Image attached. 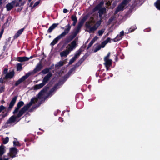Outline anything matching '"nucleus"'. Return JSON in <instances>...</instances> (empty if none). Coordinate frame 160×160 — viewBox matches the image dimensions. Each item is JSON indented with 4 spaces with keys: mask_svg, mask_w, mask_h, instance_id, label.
<instances>
[{
    "mask_svg": "<svg viewBox=\"0 0 160 160\" xmlns=\"http://www.w3.org/2000/svg\"><path fill=\"white\" fill-rule=\"evenodd\" d=\"M24 113V112L21 109H20L16 116L13 115L9 118L5 125L2 127V128H8V124H11L15 122L17 118L21 117Z\"/></svg>",
    "mask_w": 160,
    "mask_h": 160,
    "instance_id": "f257e3e1",
    "label": "nucleus"
},
{
    "mask_svg": "<svg viewBox=\"0 0 160 160\" xmlns=\"http://www.w3.org/2000/svg\"><path fill=\"white\" fill-rule=\"evenodd\" d=\"M104 2L103 1H102L99 4L97 5L92 10V12L98 10V13L100 18L102 19V15L106 12V9L105 7L102 8Z\"/></svg>",
    "mask_w": 160,
    "mask_h": 160,
    "instance_id": "f03ea898",
    "label": "nucleus"
},
{
    "mask_svg": "<svg viewBox=\"0 0 160 160\" xmlns=\"http://www.w3.org/2000/svg\"><path fill=\"white\" fill-rule=\"evenodd\" d=\"M65 27L66 28L64 31L60 35L58 36L53 40L52 42L50 43L51 45L53 46L56 44L59 40L62 37H65L69 33L71 28V26L69 23Z\"/></svg>",
    "mask_w": 160,
    "mask_h": 160,
    "instance_id": "7ed1b4c3",
    "label": "nucleus"
},
{
    "mask_svg": "<svg viewBox=\"0 0 160 160\" xmlns=\"http://www.w3.org/2000/svg\"><path fill=\"white\" fill-rule=\"evenodd\" d=\"M38 100V99L36 98H32L30 102L26 104L21 109L25 113L28 110L32 104L35 103Z\"/></svg>",
    "mask_w": 160,
    "mask_h": 160,
    "instance_id": "20e7f679",
    "label": "nucleus"
},
{
    "mask_svg": "<svg viewBox=\"0 0 160 160\" xmlns=\"http://www.w3.org/2000/svg\"><path fill=\"white\" fill-rule=\"evenodd\" d=\"M31 73L30 72H28V73L26 74L25 75L23 76L18 80L14 84L15 86H18L21 82L24 81L31 75Z\"/></svg>",
    "mask_w": 160,
    "mask_h": 160,
    "instance_id": "39448f33",
    "label": "nucleus"
},
{
    "mask_svg": "<svg viewBox=\"0 0 160 160\" xmlns=\"http://www.w3.org/2000/svg\"><path fill=\"white\" fill-rule=\"evenodd\" d=\"M78 41V38H76L70 44L68 45V46L69 48L68 49L70 51H72L77 46V42Z\"/></svg>",
    "mask_w": 160,
    "mask_h": 160,
    "instance_id": "423d86ee",
    "label": "nucleus"
},
{
    "mask_svg": "<svg viewBox=\"0 0 160 160\" xmlns=\"http://www.w3.org/2000/svg\"><path fill=\"white\" fill-rule=\"evenodd\" d=\"M91 22H87L85 24V27L87 29H89V30H87V31L89 33L93 32L97 29V28L94 25L91 27Z\"/></svg>",
    "mask_w": 160,
    "mask_h": 160,
    "instance_id": "0eeeda50",
    "label": "nucleus"
},
{
    "mask_svg": "<svg viewBox=\"0 0 160 160\" xmlns=\"http://www.w3.org/2000/svg\"><path fill=\"white\" fill-rule=\"evenodd\" d=\"M49 88V85L48 84L46 85L44 88L42 89L38 94V98L41 99L42 95L46 93Z\"/></svg>",
    "mask_w": 160,
    "mask_h": 160,
    "instance_id": "6e6552de",
    "label": "nucleus"
},
{
    "mask_svg": "<svg viewBox=\"0 0 160 160\" xmlns=\"http://www.w3.org/2000/svg\"><path fill=\"white\" fill-rule=\"evenodd\" d=\"M18 151V150L15 147L11 148L10 149V157L12 158L16 157Z\"/></svg>",
    "mask_w": 160,
    "mask_h": 160,
    "instance_id": "1a4fd4ad",
    "label": "nucleus"
},
{
    "mask_svg": "<svg viewBox=\"0 0 160 160\" xmlns=\"http://www.w3.org/2000/svg\"><path fill=\"white\" fill-rule=\"evenodd\" d=\"M24 105V103L22 101H20L17 104L16 107L15 108L14 111L13 112V114H15L18 113L19 111L20 108Z\"/></svg>",
    "mask_w": 160,
    "mask_h": 160,
    "instance_id": "9d476101",
    "label": "nucleus"
},
{
    "mask_svg": "<svg viewBox=\"0 0 160 160\" xmlns=\"http://www.w3.org/2000/svg\"><path fill=\"white\" fill-rule=\"evenodd\" d=\"M18 96H16L14 97L10 102L9 107L8 108V110H11L13 108L16 101Z\"/></svg>",
    "mask_w": 160,
    "mask_h": 160,
    "instance_id": "9b49d317",
    "label": "nucleus"
},
{
    "mask_svg": "<svg viewBox=\"0 0 160 160\" xmlns=\"http://www.w3.org/2000/svg\"><path fill=\"white\" fill-rule=\"evenodd\" d=\"M125 6L121 3L119 4L117 8L114 12V15H116L118 12L120 11H123L124 10V8Z\"/></svg>",
    "mask_w": 160,
    "mask_h": 160,
    "instance_id": "f8f14e48",
    "label": "nucleus"
},
{
    "mask_svg": "<svg viewBox=\"0 0 160 160\" xmlns=\"http://www.w3.org/2000/svg\"><path fill=\"white\" fill-rule=\"evenodd\" d=\"M52 76V72H50L48 73L44 78L42 82L45 85L49 81L50 78Z\"/></svg>",
    "mask_w": 160,
    "mask_h": 160,
    "instance_id": "ddd939ff",
    "label": "nucleus"
},
{
    "mask_svg": "<svg viewBox=\"0 0 160 160\" xmlns=\"http://www.w3.org/2000/svg\"><path fill=\"white\" fill-rule=\"evenodd\" d=\"M15 72L14 71H12L7 73L5 76L3 78V79H11L14 76Z\"/></svg>",
    "mask_w": 160,
    "mask_h": 160,
    "instance_id": "4468645a",
    "label": "nucleus"
},
{
    "mask_svg": "<svg viewBox=\"0 0 160 160\" xmlns=\"http://www.w3.org/2000/svg\"><path fill=\"white\" fill-rule=\"evenodd\" d=\"M15 3V1H13L11 3H8L7 4L6 6L7 10L9 11L12 9L13 8Z\"/></svg>",
    "mask_w": 160,
    "mask_h": 160,
    "instance_id": "2eb2a0df",
    "label": "nucleus"
},
{
    "mask_svg": "<svg viewBox=\"0 0 160 160\" xmlns=\"http://www.w3.org/2000/svg\"><path fill=\"white\" fill-rule=\"evenodd\" d=\"M43 66L41 62L38 63L36 66L35 68L33 70L34 73H36L40 71L42 68Z\"/></svg>",
    "mask_w": 160,
    "mask_h": 160,
    "instance_id": "dca6fc26",
    "label": "nucleus"
},
{
    "mask_svg": "<svg viewBox=\"0 0 160 160\" xmlns=\"http://www.w3.org/2000/svg\"><path fill=\"white\" fill-rule=\"evenodd\" d=\"M59 25L58 23H53L48 28L47 30L48 33H51L52 31Z\"/></svg>",
    "mask_w": 160,
    "mask_h": 160,
    "instance_id": "f3484780",
    "label": "nucleus"
},
{
    "mask_svg": "<svg viewBox=\"0 0 160 160\" xmlns=\"http://www.w3.org/2000/svg\"><path fill=\"white\" fill-rule=\"evenodd\" d=\"M25 28L24 27L23 28H22L19 30L14 35L13 37L14 39L17 38L22 33L24 30L25 29Z\"/></svg>",
    "mask_w": 160,
    "mask_h": 160,
    "instance_id": "a211bd4d",
    "label": "nucleus"
},
{
    "mask_svg": "<svg viewBox=\"0 0 160 160\" xmlns=\"http://www.w3.org/2000/svg\"><path fill=\"white\" fill-rule=\"evenodd\" d=\"M104 61L105 62L104 64L108 69V68L111 65L112 60L111 59H108L104 60Z\"/></svg>",
    "mask_w": 160,
    "mask_h": 160,
    "instance_id": "6ab92c4d",
    "label": "nucleus"
},
{
    "mask_svg": "<svg viewBox=\"0 0 160 160\" xmlns=\"http://www.w3.org/2000/svg\"><path fill=\"white\" fill-rule=\"evenodd\" d=\"M71 52L68 49V50H64L60 53V55L61 57H66L69 53Z\"/></svg>",
    "mask_w": 160,
    "mask_h": 160,
    "instance_id": "aec40b11",
    "label": "nucleus"
},
{
    "mask_svg": "<svg viewBox=\"0 0 160 160\" xmlns=\"http://www.w3.org/2000/svg\"><path fill=\"white\" fill-rule=\"evenodd\" d=\"M29 58L28 57L24 56L22 57H18V61L22 62L24 61H28Z\"/></svg>",
    "mask_w": 160,
    "mask_h": 160,
    "instance_id": "412c9836",
    "label": "nucleus"
},
{
    "mask_svg": "<svg viewBox=\"0 0 160 160\" xmlns=\"http://www.w3.org/2000/svg\"><path fill=\"white\" fill-rule=\"evenodd\" d=\"M5 146L2 145L0 146V157L2 156L5 152Z\"/></svg>",
    "mask_w": 160,
    "mask_h": 160,
    "instance_id": "4be33fe9",
    "label": "nucleus"
},
{
    "mask_svg": "<svg viewBox=\"0 0 160 160\" xmlns=\"http://www.w3.org/2000/svg\"><path fill=\"white\" fill-rule=\"evenodd\" d=\"M157 9L160 11V0H157L154 3Z\"/></svg>",
    "mask_w": 160,
    "mask_h": 160,
    "instance_id": "5701e85b",
    "label": "nucleus"
},
{
    "mask_svg": "<svg viewBox=\"0 0 160 160\" xmlns=\"http://www.w3.org/2000/svg\"><path fill=\"white\" fill-rule=\"evenodd\" d=\"M44 85H45L42 82L40 84H36L35 85L34 89L36 90L40 89L41 88H42Z\"/></svg>",
    "mask_w": 160,
    "mask_h": 160,
    "instance_id": "b1692460",
    "label": "nucleus"
},
{
    "mask_svg": "<svg viewBox=\"0 0 160 160\" xmlns=\"http://www.w3.org/2000/svg\"><path fill=\"white\" fill-rule=\"evenodd\" d=\"M74 38L71 35L66 38L65 41L67 43H68Z\"/></svg>",
    "mask_w": 160,
    "mask_h": 160,
    "instance_id": "393cba45",
    "label": "nucleus"
},
{
    "mask_svg": "<svg viewBox=\"0 0 160 160\" xmlns=\"http://www.w3.org/2000/svg\"><path fill=\"white\" fill-rule=\"evenodd\" d=\"M122 37H121L119 34L113 40L114 42H116L121 39Z\"/></svg>",
    "mask_w": 160,
    "mask_h": 160,
    "instance_id": "a878e982",
    "label": "nucleus"
},
{
    "mask_svg": "<svg viewBox=\"0 0 160 160\" xmlns=\"http://www.w3.org/2000/svg\"><path fill=\"white\" fill-rule=\"evenodd\" d=\"M50 72H50V70H49L48 68H46L44 69L43 70H42L41 71V72L43 74L48 73Z\"/></svg>",
    "mask_w": 160,
    "mask_h": 160,
    "instance_id": "bb28decb",
    "label": "nucleus"
},
{
    "mask_svg": "<svg viewBox=\"0 0 160 160\" xmlns=\"http://www.w3.org/2000/svg\"><path fill=\"white\" fill-rule=\"evenodd\" d=\"M22 69V65L21 63H18L17 65V71H21Z\"/></svg>",
    "mask_w": 160,
    "mask_h": 160,
    "instance_id": "cd10ccee",
    "label": "nucleus"
},
{
    "mask_svg": "<svg viewBox=\"0 0 160 160\" xmlns=\"http://www.w3.org/2000/svg\"><path fill=\"white\" fill-rule=\"evenodd\" d=\"M81 51L78 50L76 52L75 54L73 57L75 59H76L77 58H78L79 56L81 54Z\"/></svg>",
    "mask_w": 160,
    "mask_h": 160,
    "instance_id": "c85d7f7f",
    "label": "nucleus"
},
{
    "mask_svg": "<svg viewBox=\"0 0 160 160\" xmlns=\"http://www.w3.org/2000/svg\"><path fill=\"white\" fill-rule=\"evenodd\" d=\"M87 42L85 43V45H83L78 50L79 51H81V52H82L86 48V43Z\"/></svg>",
    "mask_w": 160,
    "mask_h": 160,
    "instance_id": "c756f323",
    "label": "nucleus"
},
{
    "mask_svg": "<svg viewBox=\"0 0 160 160\" xmlns=\"http://www.w3.org/2000/svg\"><path fill=\"white\" fill-rule=\"evenodd\" d=\"M101 48V47L100 45H98L96 46L95 48L94 49L93 52H97L98 50H100Z\"/></svg>",
    "mask_w": 160,
    "mask_h": 160,
    "instance_id": "7c9ffc66",
    "label": "nucleus"
},
{
    "mask_svg": "<svg viewBox=\"0 0 160 160\" xmlns=\"http://www.w3.org/2000/svg\"><path fill=\"white\" fill-rule=\"evenodd\" d=\"M102 20L98 21L95 24L94 26L98 28L101 24L102 22Z\"/></svg>",
    "mask_w": 160,
    "mask_h": 160,
    "instance_id": "2f4dec72",
    "label": "nucleus"
},
{
    "mask_svg": "<svg viewBox=\"0 0 160 160\" xmlns=\"http://www.w3.org/2000/svg\"><path fill=\"white\" fill-rule=\"evenodd\" d=\"M57 87V85H55L49 91V92L48 93V95H50V94L52 93L55 90L56 88Z\"/></svg>",
    "mask_w": 160,
    "mask_h": 160,
    "instance_id": "473e14b6",
    "label": "nucleus"
},
{
    "mask_svg": "<svg viewBox=\"0 0 160 160\" xmlns=\"http://www.w3.org/2000/svg\"><path fill=\"white\" fill-rule=\"evenodd\" d=\"M130 1H131L130 0H123L121 3L125 6L127 5L128 3L130 2Z\"/></svg>",
    "mask_w": 160,
    "mask_h": 160,
    "instance_id": "72a5a7b5",
    "label": "nucleus"
},
{
    "mask_svg": "<svg viewBox=\"0 0 160 160\" xmlns=\"http://www.w3.org/2000/svg\"><path fill=\"white\" fill-rule=\"evenodd\" d=\"M64 63L63 62L60 61L57 64L55 65V67H56L58 66H62L64 65Z\"/></svg>",
    "mask_w": 160,
    "mask_h": 160,
    "instance_id": "f704fd0d",
    "label": "nucleus"
},
{
    "mask_svg": "<svg viewBox=\"0 0 160 160\" xmlns=\"http://www.w3.org/2000/svg\"><path fill=\"white\" fill-rule=\"evenodd\" d=\"M8 115V113L7 112H2V114L0 115V116H2V118H4Z\"/></svg>",
    "mask_w": 160,
    "mask_h": 160,
    "instance_id": "c9c22d12",
    "label": "nucleus"
},
{
    "mask_svg": "<svg viewBox=\"0 0 160 160\" xmlns=\"http://www.w3.org/2000/svg\"><path fill=\"white\" fill-rule=\"evenodd\" d=\"M71 19L73 22H77V18L75 15H72L71 17Z\"/></svg>",
    "mask_w": 160,
    "mask_h": 160,
    "instance_id": "e433bc0d",
    "label": "nucleus"
},
{
    "mask_svg": "<svg viewBox=\"0 0 160 160\" xmlns=\"http://www.w3.org/2000/svg\"><path fill=\"white\" fill-rule=\"evenodd\" d=\"M75 70V68H72L67 73V75L68 76H70L72 74V72L74 71Z\"/></svg>",
    "mask_w": 160,
    "mask_h": 160,
    "instance_id": "4c0bfd02",
    "label": "nucleus"
},
{
    "mask_svg": "<svg viewBox=\"0 0 160 160\" xmlns=\"http://www.w3.org/2000/svg\"><path fill=\"white\" fill-rule=\"evenodd\" d=\"M9 139L8 137H6L3 141V143L4 144H7L9 141Z\"/></svg>",
    "mask_w": 160,
    "mask_h": 160,
    "instance_id": "58836bf2",
    "label": "nucleus"
},
{
    "mask_svg": "<svg viewBox=\"0 0 160 160\" xmlns=\"http://www.w3.org/2000/svg\"><path fill=\"white\" fill-rule=\"evenodd\" d=\"M87 18L88 17L87 16H84L80 22L83 24L84 22L87 19Z\"/></svg>",
    "mask_w": 160,
    "mask_h": 160,
    "instance_id": "ea45409f",
    "label": "nucleus"
},
{
    "mask_svg": "<svg viewBox=\"0 0 160 160\" xmlns=\"http://www.w3.org/2000/svg\"><path fill=\"white\" fill-rule=\"evenodd\" d=\"M76 60V59H75L74 58H72L70 60L68 63L69 65L72 64L74 62V61Z\"/></svg>",
    "mask_w": 160,
    "mask_h": 160,
    "instance_id": "a19ab883",
    "label": "nucleus"
},
{
    "mask_svg": "<svg viewBox=\"0 0 160 160\" xmlns=\"http://www.w3.org/2000/svg\"><path fill=\"white\" fill-rule=\"evenodd\" d=\"M86 58L84 56H83L78 61V62L81 64L82 62Z\"/></svg>",
    "mask_w": 160,
    "mask_h": 160,
    "instance_id": "79ce46f5",
    "label": "nucleus"
},
{
    "mask_svg": "<svg viewBox=\"0 0 160 160\" xmlns=\"http://www.w3.org/2000/svg\"><path fill=\"white\" fill-rule=\"evenodd\" d=\"M14 1L15 2V5L14 6H15L16 7H17L18 6L20 7V4L19 3V0H14Z\"/></svg>",
    "mask_w": 160,
    "mask_h": 160,
    "instance_id": "37998d69",
    "label": "nucleus"
},
{
    "mask_svg": "<svg viewBox=\"0 0 160 160\" xmlns=\"http://www.w3.org/2000/svg\"><path fill=\"white\" fill-rule=\"evenodd\" d=\"M136 28H137L136 26H135L134 27H133L132 29L131 28L129 29L128 32H133Z\"/></svg>",
    "mask_w": 160,
    "mask_h": 160,
    "instance_id": "c03bdc74",
    "label": "nucleus"
},
{
    "mask_svg": "<svg viewBox=\"0 0 160 160\" xmlns=\"http://www.w3.org/2000/svg\"><path fill=\"white\" fill-rule=\"evenodd\" d=\"M13 143L14 145L15 146H19V147L21 146L20 144L19 143V142L18 141L16 142V141H14L13 142Z\"/></svg>",
    "mask_w": 160,
    "mask_h": 160,
    "instance_id": "a18cd8bd",
    "label": "nucleus"
},
{
    "mask_svg": "<svg viewBox=\"0 0 160 160\" xmlns=\"http://www.w3.org/2000/svg\"><path fill=\"white\" fill-rule=\"evenodd\" d=\"M6 108L3 105H1L0 106V113H1L2 111L6 109Z\"/></svg>",
    "mask_w": 160,
    "mask_h": 160,
    "instance_id": "49530a36",
    "label": "nucleus"
},
{
    "mask_svg": "<svg viewBox=\"0 0 160 160\" xmlns=\"http://www.w3.org/2000/svg\"><path fill=\"white\" fill-rule=\"evenodd\" d=\"M94 42H93V41H91L90 43H89L88 45V46L87 48V50L88 49L91 47V46L92 45V44L94 43Z\"/></svg>",
    "mask_w": 160,
    "mask_h": 160,
    "instance_id": "de8ad7c7",
    "label": "nucleus"
},
{
    "mask_svg": "<svg viewBox=\"0 0 160 160\" xmlns=\"http://www.w3.org/2000/svg\"><path fill=\"white\" fill-rule=\"evenodd\" d=\"M104 32V30H99L98 31V35L100 36H102Z\"/></svg>",
    "mask_w": 160,
    "mask_h": 160,
    "instance_id": "09e8293b",
    "label": "nucleus"
},
{
    "mask_svg": "<svg viewBox=\"0 0 160 160\" xmlns=\"http://www.w3.org/2000/svg\"><path fill=\"white\" fill-rule=\"evenodd\" d=\"M5 87L4 86H2L0 88V92L1 93L4 91Z\"/></svg>",
    "mask_w": 160,
    "mask_h": 160,
    "instance_id": "8fccbe9b",
    "label": "nucleus"
},
{
    "mask_svg": "<svg viewBox=\"0 0 160 160\" xmlns=\"http://www.w3.org/2000/svg\"><path fill=\"white\" fill-rule=\"evenodd\" d=\"M110 55V52H109L107 54V56H106L104 58V60H108L109 59V57Z\"/></svg>",
    "mask_w": 160,
    "mask_h": 160,
    "instance_id": "3c124183",
    "label": "nucleus"
},
{
    "mask_svg": "<svg viewBox=\"0 0 160 160\" xmlns=\"http://www.w3.org/2000/svg\"><path fill=\"white\" fill-rule=\"evenodd\" d=\"M83 24V23L79 22L78 24V25L77 27L79 28H81L82 27V26Z\"/></svg>",
    "mask_w": 160,
    "mask_h": 160,
    "instance_id": "603ef678",
    "label": "nucleus"
},
{
    "mask_svg": "<svg viewBox=\"0 0 160 160\" xmlns=\"http://www.w3.org/2000/svg\"><path fill=\"white\" fill-rule=\"evenodd\" d=\"M78 33L77 32H76L74 31L71 34L74 38H75L77 36V35Z\"/></svg>",
    "mask_w": 160,
    "mask_h": 160,
    "instance_id": "864d4df0",
    "label": "nucleus"
},
{
    "mask_svg": "<svg viewBox=\"0 0 160 160\" xmlns=\"http://www.w3.org/2000/svg\"><path fill=\"white\" fill-rule=\"evenodd\" d=\"M107 44L104 41L103 42L101 43V48H103L105 47V45Z\"/></svg>",
    "mask_w": 160,
    "mask_h": 160,
    "instance_id": "5fc2aeb1",
    "label": "nucleus"
},
{
    "mask_svg": "<svg viewBox=\"0 0 160 160\" xmlns=\"http://www.w3.org/2000/svg\"><path fill=\"white\" fill-rule=\"evenodd\" d=\"M80 29L81 28H79L77 27L74 30V31L76 32H77V33H78Z\"/></svg>",
    "mask_w": 160,
    "mask_h": 160,
    "instance_id": "6e6d98bb",
    "label": "nucleus"
},
{
    "mask_svg": "<svg viewBox=\"0 0 160 160\" xmlns=\"http://www.w3.org/2000/svg\"><path fill=\"white\" fill-rule=\"evenodd\" d=\"M40 1H37L34 4L33 6V7H35L38 5L39 3H40Z\"/></svg>",
    "mask_w": 160,
    "mask_h": 160,
    "instance_id": "4d7b16f0",
    "label": "nucleus"
},
{
    "mask_svg": "<svg viewBox=\"0 0 160 160\" xmlns=\"http://www.w3.org/2000/svg\"><path fill=\"white\" fill-rule=\"evenodd\" d=\"M81 64L78 62L75 65L74 67L73 68H75V69L77 67L79 66Z\"/></svg>",
    "mask_w": 160,
    "mask_h": 160,
    "instance_id": "13d9d810",
    "label": "nucleus"
},
{
    "mask_svg": "<svg viewBox=\"0 0 160 160\" xmlns=\"http://www.w3.org/2000/svg\"><path fill=\"white\" fill-rule=\"evenodd\" d=\"M114 20V18L112 17H111L108 20V22L109 23L111 22Z\"/></svg>",
    "mask_w": 160,
    "mask_h": 160,
    "instance_id": "bf43d9fd",
    "label": "nucleus"
},
{
    "mask_svg": "<svg viewBox=\"0 0 160 160\" xmlns=\"http://www.w3.org/2000/svg\"><path fill=\"white\" fill-rule=\"evenodd\" d=\"M111 39L109 38H108L104 41L107 44L110 41Z\"/></svg>",
    "mask_w": 160,
    "mask_h": 160,
    "instance_id": "052dcab7",
    "label": "nucleus"
},
{
    "mask_svg": "<svg viewBox=\"0 0 160 160\" xmlns=\"http://www.w3.org/2000/svg\"><path fill=\"white\" fill-rule=\"evenodd\" d=\"M8 69L7 68H5L3 70V73L5 74H7L8 73Z\"/></svg>",
    "mask_w": 160,
    "mask_h": 160,
    "instance_id": "680f3d73",
    "label": "nucleus"
},
{
    "mask_svg": "<svg viewBox=\"0 0 160 160\" xmlns=\"http://www.w3.org/2000/svg\"><path fill=\"white\" fill-rule=\"evenodd\" d=\"M41 104V103H39L38 105H35V106H33L32 108L33 109H34L36 108H38V107Z\"/></svg>",
    "mask_w": 160,
    "mask_h": 160,
    "instance_id": "e2e57ef3",
    "label": "nucleus"
},
{
    "mask_svg": "<svg viewBox=\"0 0 160 160\" xmlns=\"http://www.w3.org/2000/svg\"><path fill=\"white\" fill-rule=\"evenodd\" d=\"M98 39V38L97 36H95L93 38L92 40V41H93V42H95Z\"/></svg>",
    "mask_w": 160,
    "mask_h": 160,
    "instance_id": "0e129e2a",
    "label": "nucleus"
},
{
    "mask_svg": "<svg viewBox=\"0 0 160 160\" xmlns=\"http://www.w3.org/2000/svg\"><path fill=\"white\" fill-rule=\"evenodd\" d=\"M9 18H8L7 19L6 22L4 23L3 26V27H5V26H6L7 24V23L9 21Z\"/></svg>",
    "mask_w": 160,
    "mask_h": 160,
    "instance_id": "69168bd1",
    "label": "nucleus"
},
{
    "mask_svg": "<svg viewBox=\"0 0 160 160\" xmlns=\"http://www.w3.org/2000/svg\"><path fill=\"white\" fill-rule=\"evenodd\" d=\"M124 32L123 31H121L120 33V34H119L120 36H121V37H122L124 35Z\"/></svg>",
    "mask_w": 160,
    "mask_h": 160,
    "instance_id": "338daca9",
    "label": "nucleus"
},
{
    "mask_svg": "<svg viewBox=\"0 0 160 160\" xmlns=\"http://www.w3.org/2000/svg\"><path fill=\"white\" fill-rule=\"evenodd\" d=\"M68 12V10L64 8L63 9V12L64 13H66Z\"/></svg>",
    "mask_w": 160,
    "mask_h": 160,
    "instance_id": "774afa93",
    "label": "nucleus"
}]
</instances>
